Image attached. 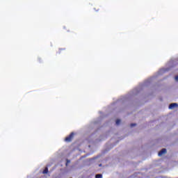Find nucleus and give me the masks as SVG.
<instances>
[{
    "label": "nucleus",
    "mask_w": 178,
    "mask_h": 178,
    "mask_svg": "<svg viewBox=\"0 0 178 178\" xmlns=\"http://www.w3.org/2000/svg\"><path fill=\"white\" fill-rule=\"evenodd\" d=\"M74 137V133H71L68 136H67L65 138V141L66 143H70V141H72V140H73V138Z\"/></svg>",
    "instance_id": "nucleus-1"
},
{
    "label": "nucleus",
    "mask_w": 178,
    "mask_h": 178,
    "mask_svg": "<svg viewBox=\"0 0 178 178\" xmlns=\"http://www.w3.org/2000/svg\"><path fill=\"white\" fill-rule=\"evenodd\" d=\"M164 154H166V149H162L159 152V156H162Z\"/></svg>",
    "instance_id": "nucleus-2"
},
{
    "label": "nucleus",
    "mask_w": 178,
    "mask_h": 178,
    "mask_svg": "<svg viewBox=\"0 0 178 178\" xmlns=\"http://www.w3.org/2000/svg\"><path fill=\"white\" fill-rule=\"evenodd\" d=\"M177 103H172L169 105V109H173L175 106H177Z\"/></svg>",
    "instance_id": "nucleus-3"
},
{
    "label": "nucleus",
    "mask_w": 178,
    "mask_h": 178,
    "mask_svg": "<svg viewBox=\"0 0 178 178\" xmlns=\"http://www.w3.org/2000/svg\"><path fill=\"white\" fill-rule=\"evenodd\" d=\"M43 175H47L48 173V167H46L42 172Z\"/></svg>",
    "instance_id": "nucleus-4"
},
{
    "label": "nucleus",
    "mask_w": 178,
    "mask_h": 178,
    "mask_svg": "<svg viewBox=\"0 0 178 178\" xmlns=\"http://www.w3.org/2000/svg\"><path fill=\"white\" fill-rule=\"evenodd\" d=\"M95 178H102V174H97L95 175Z\"/></svg>",
    "instance_id": "nucleus-5"
},
{
    "label": "nucleus",
    "mask_w": 178,
    "mask_h": 178,
    "mask_svg": "<svg viewBox=\"0 0 178 178\" xmlns=\"http://www.w3.org/2000/svg\"><path fill=\"white\" fill-rule=\"evenodd\" d=\"M116 124H120V120H117L115 121Z\"/></svg>",
    "instance_id": "nucleus-6"
},
{
    "label": "nucleus",
    "mask_w": 178,
    "mask_h": 178,
    "mask_svg": "<svg viewBox=\"0 0 178 178\" xmlns=\"http://www.w3.org/2000/svg\"><path fill=\"white\" fill-rule=\"evenodd\" d=\"M175 80H176V81H178V75H177V76H175Z\"/></svg>",
    "instance_id": "nucleus-7"
},
{
    "label": "nucleus",
    "mask_w": 178,
    "mask_h": 178,
    "mask_svg": "<svg viewBox=\"0 0 178 178\" xmlns=\"http://www.w3.org/2000/svg\"><path fill=\"white\" fill-rule=\"evenodd\" d=\"M136 126V124H131V127H134Z\"/></svg>",
    "instance_id": "nucleus-8"
}]
</instances>
